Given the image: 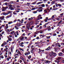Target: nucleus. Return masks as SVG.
Instances as JSON below:
<instances>
[{
    "mask_svg": "<svg viewBox=\"0 0 64 64\" xmlns=\"http://www.w3.org/2000/svg\"><path fill=\"white\" fill-rule=\"evenodd\" d=\"M7 50H6L5 49H4V50H3V52H5Z\"/></svg>",
    "mask_w": 64,
    "mask_h": 64,
    "instance_id": "8fccbe9b",
    "label": "nucleus"
},
{
    "mask_svg": "<svg viewBox=\"0 0 64 64\" xmlns=\"http://www.w3.org/2000/svg\"><path fill=\"white\" fill-rule=\"evenodd\" d=\"M14 31H13L11 32L10 33V34H14Z\"/></svg>",
    "mask_w": 64,
    "mask_h": 64,
    "instance_id": "c756f323",
    "label": "nucleus"
},
{
    "mask_svg": "<svg viewBox=\"0 0 64 64\" xmlns=\"http://www.w3.org/2000/svg\"><path fill=\"white\" fill-rule=\"evenodd\" d=\"M51 53H52V56H56V54L54 53L53 52H51Z\"/></svg>",
    "mask_w": 64,
    "mask_h": 64,
    "instance_id": "0eeeda50",
    "label": "nucleus"
},
{
    "mask_svg": "<svg viewBox=\"0 0 64 64\" xmlns=\"http://www.w3.org/2000/svg\"><path fill=\"white\" fill-rule=\"evenodd\" d=\"M13 23V21H10L8 22V24L9 25H10V24H12Z\"/></svg>",
    "mask_w": 64,
    "mask_h": 64,
    "instance_id": "9b49d317",
    "label": "nucleus"
},
{
    "mask_svg": "<svg viewBox=\"0 0 64 64\" xmlns=\"http://www.w3.org/2000/svg\"><path fill=\"white\" fill-rule=\"evenodd\" d=\"M54 3H55V1H53L52 2V4H54Z\"/></svg>",
    "mask_w": 64,
    "mask_h": 64,
    "instance_id": "864d4df0",
    "label": "nucleus"
},
{
    "mask_svg": "<svg viewBox=\"0 0 64 64\" xmlns=\"http://www.w3.org/2000/svg\"><path fill=\"white\" fill-rule=\"evenodd\" d=\"M20 32V31L19 30H18L16 31V34L18 36L19 35V32Z\"/></svg>",
    "mask_w": 64,
    "mask_h": 64,
    "instance_id": "1a4fd4ad",
    "label": "nucleus"
},
{
    "mask_svg": "<svg viewBox=\"0 0 64 64\" xmlns=\"http://www.w3.org/2000/svg\"><path fill=\"white\" fill-rule=\"evenodd\" d=\"M30 54V51H28V52H26L24 53V55L26 56L28 55H29Z\"/></svg>",
    "mask_w": 64,
    "mask_h": 64,
    "instance_id": "7ed1b4c3",
    "label": "nucleus"
},
{
    "mask_svg": "<svg viewBox=\"0 0 64 64\" xmlns=\"http://www.w3.org/2000/svg\"><path fill=\"white\" fill-rule=\"evenodd\" d=\"M24 64H28V62H25V60H24V61H23Z\"/></svg>",
    "mask_w": 64,
    "mask_h": 64,
    "instance_id": "b1692460",
    "label": "nucleus"
},
{
    "mask_svg": "<svg viewBox=\"0 0 64 64\" xmlns=\"http://www.w3.org/2000/svg\"><path fill=\"white\" fill-rule=\"evenodd\" d=\"M4 44L3 43L1 45L2 47H3L4 46Z\"/></svg>",
    "mask_w": 64,
    "mask_h": 64,
    "instance_id": "e2e57ef3",
    "label": "nucleus"
},
{
    "mask_svg": "<svg viewBox=\"0 0 64 64\" xmlns=\"http://www.w3.org/2000/svg\"><path fill=\"white\" fill-rule=\"evenodd\" d=\"M41 6H42V7H44L45 6V4H42L41 5Z\"/></svg>",
    "mask_w": 64,
    "mask_h": 64,
    "instance_id": "cd10ccee",
    "label": "nucleus"
},
{
    "mask_svg": "<svg viewBox=\"0 0 64 64\" xmlns=\"http://www.w3.org/2000/svg\"><path fill=\"white\" fill-rule=\"evenodd\" d=\"M19 61L20 63H21L22 62V60H19Z\"/></svg>",
    "mask_w": 64,
    "mask_h": 64,
    "instance_id": "7c9ffc66",
    "label": "nucleus"
},
{
    "mask_svg": "<svg viewBox=\"0 0 64 64\" xmlns=\"http://www.w3.org/2000/svg\"><path fill=\"white\" fill-rule=\"evenodd\" d=\"M44 62L46 63H48V60H45L44 61Z\"/></svg>",
    "mask_w": 64,
    "mask_h": 64,
    "instance_id": "e433bc0d",
    "label": "nucleus"
},
{
    "mask_svg": "<svg viewBox=\"0 0 64 64\" xmlns=\"http://www.w3.org/2000/svg\"><path fill=\"white\" fill-rule=\"evenodd\" d=\"M19 49L20 50L22 51H24V49L22 48H20Z\"/></svg>",
    "mask_w": 64,
    "mask_h": 64,
    "instance_id": "2f4dec72",
    "label": "nucleus"
},
{
    "mask_svg": "<svg viewBox=\"0 0 64 64\" xmlns=\"http://www.w3.org/2000/svg\"><path fill=\"white\" fill-rule=\"evenodd\" d=\"M5 27L6 29H7L8 28V27H9L8 26H5Z\"/></svg>",
    "mask_w": 64,
    "mask_h": 64,
    "instance_id": "69168bd1",
    "label": "nucleus"
},
{
    "mask_svg": "<svg viewBox=\"0 0 64 64\" xmlns=\"http://www.w3.org/2000/svg\"><path fill=\"white\" fill-rule=\"evenodd\" d=\"M17 54L16 53H15L14 54V56H15V58H14V59H16L17 58H18L19 57V54L20 56H21L22 55V54L21 53V52L19 51H18L17 52Z\"/></svg>",
    "mask_w": 64,
    "mask_h": 64,
    "instance_id": "f257e3e1",
    "label": "nucleus"
},
{
    "mask_svg": "<svg viewBox=\"0 0 64 64\" xmlns=\"http://www.w3.org/2000/svg\"><path fill=\"white\" fill-rule=\"evenodd\" d=\"M38 23H38V22L37 21L36 22V25H37V24H38Z\"/></svg>",
    "mask_w": 64,
    "mask_h": 64,
    "instance_id": "680f3d73",
    "label": "nucleus"
},
{
    "mask_svg": "<svg viewBox=\"0 0 64 64\" xmlns=\"http://www.w3.org/2000/svg\"><path fill=\"white\" fill-rule=\"evenodd\" d=\"M5 32L4 31H2V34H4Z\"/></svg>",
    "mask_w": 64,
    "mask_h": 64,
    "instance_id": "338daca9",
    "label": "nucleus"
},
{
    "mask_svg": "<svg viewBox=\"0 0 64 64\" xmlns=\"http://www.w3.org/2000/svg\"><path fill=\"white\" fill-rule=\"evenodd\" d=\"M14 28H16V30H18L19 29V27H18V26H15L14 27Z\"/></svg>",
    "mask_w": 64,
    "mask_h": 64,
    "instance_id": "412c9836",
    "label": "nucleus"
},
{
    "mask_svg": "<svg viewBox=\"0 0 64 64\" xmlns=\"http://www.w3.org/2000/svg\"><path fill=\"white\" fill-rule=\"evenodd\" d=\"M4 45H6V44H8V43L6 42H4Z\"/></svg>",
    "mask_w": 64,
    "mask_h": 64,
    "instance_id": "09e8293b",
    "label": "nucleus"
},
{
    "mask_svg": "<svg viewBox=\"0 0 64 64\" xmlns=\"http://www.w3.org/2000/svg\"><path fill=\"white\" fill-rule=\"evenodd\" d=\"M61 45H63L64 46V44L63 42H62V43H61L60 44Z\"/></svg>",
    "mask_w": 64,
    "mask_h": 64,
    "instance_id": "0e129e2a",
    "label": "nucleus"
},
{
    "mask_svg": "<svg viewBox=\"0 0 64 64\" xmlns=\"http://www.w3.org/2000/svg\"><path fill=\"white\" fill-rule=\"evenodd\" d=\"M20 26V24H18L16 26H17V27H19V26Z\"/></svg>",
    "mask_w": 64,
    "mask_h": 64,
    "instance_id": "473e14b6",
    "label": "nucleus"
},
{
    "mask_svg": "<svg viewBox=\"0 0 64 64\" xmlns=\"http://www.w3.org/2000/svg\"><path fill=\"white\" fill-rule=\"evenodd\" d=\"M3 5H5L6 6H8V4L7 3V2H6L4 4H3Z\"/></svg>",
    "mask_w": 64,
    "mask_h": 64,
    "instance_id": "a878e982",
    "label": "nucleus"
},
{
    "mask_svg": "<svg viewBox=\"0 0 64 64\" xmlns=\"http://www.w3.org/2000/svg\"><path fill=\"white\" fill-rule=\"evenodd\" d=\"M35 10V8H32V9H31V10Z\"/></svg>",
    "mask_w": 64,
    "mask_h": 64,
    "instance_id": "de8ad7c7",
    "label": "nucleus"
},
{
    "mask_svg": "<svg viewBox=\"0 0 64 64\" xmlns=\"http://www.w3.org/2000/svg\"><path fill=\"white\" fill-rule=\"evenodd\" d=\"M56 20H60V18H56Z\"/></svg>",
    "mask_w": 64,
    "mask_h": 64,
    "instance_id": "4d7b16f0",
    "label": "nucleus"
},
{
    "mask_svg": "<svg viewBox=\"0 0 64 64\" xmlns=\"http://www.w3.org/2000/svg\"><path fill=\"white\" fill-rule=\"evenodd\" d=\"M7 32H8V33H10V31H9V29L7 30Z\"/></svg>",
    "mask_w": 64,
    "mask_h": 64,
    "instance_id": "3c124183",
    "label": "nucleus"
},
{
    "mask_svg": "<svg viewBox=\"0 0 64 64\" xmlns=\"http://www.w3.org/2000/svg\"><path fill=\"white\" fill-rule=\"evenodd\" d=\"M16 5L14 4V5H13L12 7H13L14 8H16Z\"/></svg>",
    "mask_w": 64,
    "mask_h": 64,
    "instance_id": "a19ab883",
    "label": "nucleus"
},
{
    "mask_svg": "<svg viewBox=\"0 0 64 64\" xmlns=\"http://www.w3.org/2000/svg\"><path fill=\"white\" fill-rule=\"evenodd\" d=\"M37 11H36L35 12H33V13H34V14H35V13H37Z\"/></svg>",
    "mask_w": 64,
    "mask_h": 64,
    "instance_id": "13d9d810",
    "label": "nucleus"
},
{
    "mask_svg": "<svg viewBox=\"0 0 64 64\" xmlns=\"http://www.w3.org/2000/svg\"><path fill=\"white\" fill-rule=\"evenodd\" d=\"M47 20H48V18L46 17V19L44 20V21L45 22H48Z\"/></svg>",
    "mask_w": 64,
    "mask_h": 64,
    "instance_id": "f8f14e48",
    "label": "nucleus"
},
{
    "mask_svg": "<svg viewBox=\"0 0 64 64\" xmlns=\"http://www.w3.org/2000/svg\"><path fill=\"white\" fill-rule=\"evenodd\" d=\"M15 12H16V11H15L14 12H13V14H14V15H17V13Z\"/></svg>",
    "mask_w": 64,
    "mask_h": 64,
    "instance_id": "4c0bfd02",
    "label": "nucleus"
},
{
    "mask_svg": "<svg viewBox=\"0 0 64 64\" xmlns=\"http://www.w3.org/2000/svg\"><path fill=\"white\" fill-rule=\"evenodd\" d=\"M5 18L4 16H2L0 17V20H3V19H4Z\"/></svg>",
    "mask_w": 64,
    "mask_h": 64,
    "instance_id": "423d86ee",
    "label": "nucleus"
},
{
    "mask_svg": "<svg viewBox=\"0 0 64 64\" xmlns=\"http://www.w3.org/2000/svg\"><path fill=\"white\" fill-rule=\"evenodd\" d=\"M20 59L21 60H22L23 61H25V59L23 58L22 56H20Z\"/></svg>",
    "mask_w": 64,
    "mask_h": 64,
    "instance_id": "6e6552de",
    "label": "nucleus"
},
{
    "mask_svg": "<svg viewBox=\"0 0 64 64\" xmlns=\"http://www.w3.org/2000/svg\"><path fill=\"white\" fill-rule=\"evenodd\" d=\"M52 19H54V15H53L52 16Z\"/></svg>",
    "mask_w": 64,
    "mask_h": 64,
    "instance_id": "79ce46f5",
    "label": "nucleus"
},
{
    "mask_svg": "<svg viewBox=\"0 0 64 64\" xmlns=\"http://www.w3.org/2000/svg\"><path fill=\"white\" fill-rule=\"evenodd\" d=\"M36 2H32V5H35V4H36Z\"/></svg>",
    "mask_w": 64,
    "mask_h": 64,
    "instance_id": "c85d7f7f",
    "label": "nucleus"
},
{
    "mask_svg": "<svg viewBox=\"0 0 64 64\" xmlns=\"http://www.w3.org/2000/svg\"><path fill=\"white\" fill-rule=\"evenodd\" d=\"M43 8L42 7H41L39 8L37 10V11H38V12H42V10Z\"/></svg>",
    "mask_w": 64,
    "mask_h": 64,
    "instance_id": "f03ea898",
    "label": "nucleus"
},
{
    "mask_svg": "<svg viewBox=\"0 0 64 64\" xmlns=\"http://www.w3.org/2000/svg\"><path fill=\"white\" fill-rule=\"evenodd\" d=\"M40 33L41 34H42V33H43V31L41 30H40Z\"/></svg>",
    "mask_w": 64,
    "mask_h": 64,
    "instance_id": "bf43d9fd",
    "label": "nucleus"
},
{
    "mask_svg": "<svg viewBox=\"0 0 64 64\" xmlns=\"http://www.w3.org/2000/svg\"><path fill=\"white\" fill-rule=\"evenodd\" d=\"M44 12L45 13H47V10H44Z\"/></svg>",
    "mask_w": 64,
    "mask_h": 64,
    "instance_id": "49530a36",
    "label": "nucleus"
},
{
    "mask_svg": "<svg viewBox=\"0 0 64 64\" xmlns=\"http://www.w3.org/2000/svg\"><path fill=\"white\" fill-rule=\"evenodd\" d=\"M9 8L11 10H13L14 9V8L12 7H9Z\"/></svg>",
    "mask_w": 64,
    "mask_h": 64,
    "instance_id": "aec40b11",
    "label": "nucleus"
},
{
    "mask_svg": "<svg viewBox=\"0 0 64 64\" xmlns=\"http://www.w3.org/2000/svg\"><path fill=\"white\" fill-rule=\"evenodd\" d=\"M64 14V13H62V14H60V16H60V17H62V16H63V15Z\"/></svg>",
    "mask_w": 64,
    "mask_h": 64,
    "instance_id": "58836bf2",
    "label": "nucleus"
},
{
    "mask_svg": "<svg viewBox=\"0 0 64 64\" xmlns=\"http://www.w3.org/2000/svg\"><path fill=\"white\" fill-rule=\"evenodd\" d=\"M62 20H60V22L58 23V24H61V23H62Z\"/></svg>",
    "mask_w": 64,
    "mask_h": 64,
    "instance_id": "72a5a7b5",
    "label": "nucleus"
},
{
    "mask_svg": "<svg viewBox=\"0 0 64 64\" xmlns=\"http://www.w3.org/2000/svg\"><path fill=\"white\" fill-rule=\"evenodd\" d=\"M5 10L4 9H2V11H5Z\"/></svg>",
    "mask_w": 64,
    "mask_h": 64,
    "instance_id": "774afa93",
    "label": "nucleus"
},
{
    "mask_svg": "<svg viewBox=\"0 0 64 64\" xmlns=\"http://www.w3.org/2000/svg\"><path fill=\"white\" fill-rule=\"evenodd\" d=\"M11 58L10 56H9L8 57V58H6V59L7 60V61H9V59H11Z\"/></svg>",
    "mask_w": 64,
    "mask_h": 64,
    "instance_id": "4468645a",
    "label": "nucleus"
},
{
    "mask_svg": "<svg viewBox=\"0 0 64 64\" xmlns=\"http://www.w3.org/2000/svg\"><path fill=\"white\" fill-rule=\"evenodd\" d=\"M34 23V21L31 22H30V23H29V25H32V24H33Z\"/></svg>",
    "mask_w": 64,
    "mask_h": 64,
    "instance_id": "6ab92c4d",
    "label": "nucleus"
},
{
    "mask_svg": "<svg viewBox=\"0 0 64 64\" xmlns=\"http://www.w3.org/2000/svg\"><path fill=\"white\" fill-rule=\"evenodd\" d=\"M23 44H24V42H22L20 43V46H21V47H24V45Z\"/></svg>",
    "mask_w": 64,
    "mask_h": 64,
    "instance_id": "20e7f679",
    "label": "nucleus"
},
{
    "mask_svg": "<svg viewBox=\"0 0 64 64\" xmlns=\"http://www.w3.org/2000/svg\"><path fill=\"white\" fill-rule=\"evenodd\" d=\"M43 3V2H39L36 3L37 5H39V4H42V3Z\"/></svg>",
    "mask_w": 64,
    "mask_h": 64,
    "instance_id": "2eb2a0df",
    "label": "nucleus"
},
{
    "mask_svg": "<svg viewBox=\"0 0 64 64\" xmlns=\"http://www.w3.org/2000/svg\"><path fill=\"white\" fill-rule=\"evenodd\" d=\"M12 16V14H10V15H9L7 16L6 17L7 18H10V17H11Z\"/></svg>",
    "mask_w": 64,
    "mask_h": 64,
    "instance_id": "9d476101",
    "label": "nucleus"
},
{
    "mask_svg": "<svg viewBox=\"0 0 64 64\" xmlns=\"http://www.w3.org/2000/svg\"><path fill=\"white\" fill-rule=\"evenodd\" d=\"M30 52L31 53H33V51L32 50L30 51Z\"/></svg>",
    "mask_w": 64,
    "mask_h": 64,
    "instance_id": "052dcab7",
    "label": "nucleus"
},
{
    "mask_svg": "<svg viewBox=\"0 0 64 64\" xmlns=\"http://www.w3.org/2000/svg\"><path fill=\"white\" fill-rule=\"evenodd\" d=\"M46 24H48V23H47L46 24H44V26H43L44 27H46Z\"/></svg>",
    "mask_w": 64,
    "mask_h": 64,
    "instance_id": "603ef678",
    "label": "nucleus"
},
{
    "mask_svg": "<svg viewBox=\"0 0 64 64\" xmlns=\"http://www.w3.org/2000/svg\"><path fill=\"white\" fill-rule=\"evenodd\" d=\"M4 15H6V13L4 12L3 13Z\"/></svg>",
    "mask_w": 64,
    "mask_h": 64,
    "instance_id": "6e6d98bb",
    "label": "nucleus"
},
{
    "mask_svg": "<svg viewBox=\"0 0 64 64\" xmlns=\"http://www.w3.org/2000/svg\"><path fill=\"white\" fill-rule=\"evenodd\" d=\"M8 7H12L13 6H12V4H10V5H8Z\"/></svg>",
    "mask_w": 64,
    "mask_h": 64,
    "instance_id": "c03bdc74",
    "label": "nucleus"
},
{
    "mask_svg": "<svg viewBox=\"0 0 64 64\" xmlns=\"http://www.w3.org/2000/svg\"><path fill=\"white\" fill-rule=\"evenodd\" d=\"M62 54H63V53L62 52H60L58 54V55L60 56H61L62 55Z\"/></svg>",
    "mask_w": 64,
    "mask_h": 64,
    "instance_id": "dca6fc26",
    "label": "nucleus"
},
{
    "mask_svg": "<svg viewBox=\"0 0 64 64\" xmlns=\"http://www.w3.org/2000/svg\"><path fill=\"white\" fill-rule=\"evenodd\" d=\"M26 24V28L27 27H30V26L29 25H28V24Z\"/></svg>",
    "mask_w": 64,
    "mask_h": 64,
    "instance_id": "f704fd0d",
    "label": "nucleus"
},
{
    "mask_svg": "<svg viewBox=\"0 0 64 64\" xmlns=\"http://www.w3.org/2000/svg\"><path fill=\"white\" fill-rule=\"evenodd\" d=\"M41 17V15L40 14L38 16L37 18V20H40V18Z\"/></svg>",
    "mask_w": 64,
    "mask_h": 64,
    "instance_id": "39448f33",
    "label": "nucleus"
},
{
    "mask_svg": "<svg viewBox=\"0 0 64 64\" xmlns=\"http://www.w3.org/2000/svg\"><path fill=\"white\" fill-rule=\"evenodd\" d=\"M4 56H3V55H2L0 56V60H1V59H4Z\"/></svg>",
    "mask_w": 64,
    "mask_h": 64,
    "instance_id": "ddd939ff",
    "label": "nucleus"
},
{
    "mask_svg": "<svg viewBox=\"0 0 64 64\" xmlns=\"http://www.w3.org/2000/svg\"><path fill=\"white\" fill-rule=\"evenodd\" d=\"M42 26H40L39 27L40 30H41V29H42Z\"/></svg>",
    "mask_w": 64,
    "mask_h": 64,
    "instance_id": "5fc2aeb1",
    "label": "nucleus"
},
{
    "mask_svg": "<svg viewBox=\"0 0 64 64\" xmlns=\"http://www.w3.org/2000/svg\"><path fill=\"white\" fill-rule=\"evenodd\" d=\"M61 57H59L57 59V60H61Z\"/></svg>",
    "mask_w": 64,
    "mask_h": 64,
    "instance_id": "5701e85b",
    "label": "nucleus"
},
{
    "mask_svg": "<svg viewBox=\"0 0 64 64\" xmlns=\"http://www.w3.org/2000/svg\"><path fill=\"white\" fill-rule=\"evenodd\" d=\"M28 59H29V60H30V59L31 58V55H30L29 56H28Z\"/></svg>",
    "mask_w": 64,
    "mask_h": 64,
    "instance_id": "a211bd4d",
    "label": "nucleus"
},
{
    "mask_svg": "<svg viewBox=\"0 0 64 64\" xmlns=\"http://www.w3.org/2000/svg\"><path fill=\"white\" fill-rule=\"evenodd\" d=\"M16 21H17V20L16 19H15L13 21V22H14V23H15V22H16Z\"/></svg>",
    "mask_w": 64,
    "mask_h": 64,
    "instance_id": "a18cd8bd",
    "label": "nucleus"
},
{
    "mask_svg": "<svg viewBox=\"0 0 64 64\" xmlns=\"http://www.w3.org/2000/svg\"><path fill=\"white\" fill-rule=\"evenodd\" d=\"M52 53H51V52H50V56H52Z\"/></svg>",
    "mask_w": 64,
    "mask_h": 64,
    "instance_id": "37998d69",
    "label": "nucleus"
},
{
    "mask_svg": "<svg viewBox=\"0 0 64 64\" xmlns=\"http://www.w3.org/2000/svg\"><path fill=\"white\" fill-rule=\"evenodd\" d=\"M26 4L28 6H30V3H29L28 2H27Z\"/></svg>",
    "mask_w": 64,
    "mask_h": 64,
    "instance_id": "393cba45",
    "label": "nucleus"
},
{
    "mask_svg": "<svg viewBox=\"0 0 64 64\" xmlns=\"http://www.w3.org/2000/svg\"><path fill=\"white\" fill-rule=\"evenodd\" d=\"M57 45H58V46L59 47H61V45H60V44H59V43H58L57 44Z\"/></svg>",
    "mask_w": 64,
    "mask_h": 64,
    "instance_id": "bb28decb",
    "label": "nucleus"
},
{
    "mask_svg": "<svg viewBox=\"0 0 64 64\" xmlns=\"http://www.w3.org/2000/svg\"><path fill=\"white\" fill-rule=\"evenodd\" d=\"M8 40H9V41H12V38H11L8 39Z\"/></svg>",
    "mask_w": 64,
    "mask_h": 64,
    "instance_id": "4be33fe9",
    "label": "nucleus"
},
{
    "mask_svg": "<svg viewBox=\"0 0 64 64\" xmlns=\"http://www.w3.org/2000/svg\"><path fill=\"white\" fill-rule=\"evenodd\" d=\"M58 6H59V7H61V6H62L61 4H58Z\"/></svg>",
    "mask_w": 64,
    "mask_h": 64,
    "instance_id": "c9c22d12",
    "label": "nucleus"
},
{
    "mask_svg": "<svg viewBox=\"0 0 64 64\" xmlns=\"http://www.w3.org/2000/svg\"><path fill=\"white\" fill-rule=\"evenodd\" d=\"M24 38V37L23 36L20 37V38L21 40H23Z\"/></svg>",
    "mask_w": 64,
    "mask_h": 64,
    "instance_id": "f3484780",
    "label": "nucleus"
},
{
    "mask_svg": "<svg viewBox=\"0 0 64 64\" xmlns=\"http://www.w3.org/2000/svg\"><path fill=\"white\" fill-rule=\"evenodd\" d=\"M2 9H4L5 10H6L7 9L5 7H3Z\"/></svg>",
    "mask_w": 64,
    "mask_h": 64,
    "instance_id": "ea45409f",
    "label": "nucleus"
}]
</instances>
